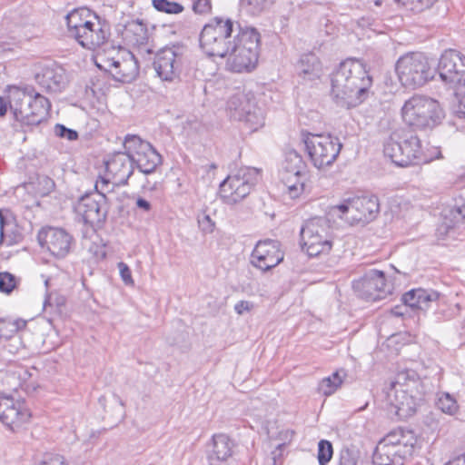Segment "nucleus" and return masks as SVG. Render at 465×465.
<instances>
[{
	"label": "nucleus",
	"instance_id": "obj_6",
	"mask_svg": "<svg viewBox=\"0 0 465 465\" xmlns=\"http://www.w3.org/2000/svg\"><path fill=\"white\" fill-rule=\"evenodd\" d=\"M395 71L402 87H421L433 81L436 75V71L429 67L421 53H411L400 57Z\"/></svg>",
	"mask_w": 465,
	"mask_h": 465
},
{
	"label": "nucleus",
	"instance_id": "obj_13",
	"mask_svg": "<svg viewBox=\"0 0 465 465\" xmlns=\"http://www.w3.org/2000/svg\"><path fill=\"white\" fill-rule=\"evenodd\" d=\"M352 287L361 298L371 302L385 299L392 292V285L386 281L385 273L375 269L353 281Z\"/></svg>",
	"mask_w": 465,
	"mask_h": 465
},
{
	"label": "nucleus",
	"instance_id": "obj_32",
	"mask_svg": "<svg viewBox=\"0 0 465 465\" xmlns=\"http://www.w3.org/2000/svg\"><path fill=\"white\" fill-rule=\"evenodd\" d=\"M454 97L456 103L453 107L454 119L450 121L449 124L454 126L457 131L465 133V90L456 91Z\"/></svg>",
	"mask_w": 465,
	"mask_h": 465
},
{
	"label": "nucleus",
	"instance_id": "obj_43",
	"mask_svg": "<svg viewBox=\"0 0 465 465\" xmlns=\"http://www.w3.org/2000/svg\"><path fill=\"white\" fill-rule=\"evenodd\" d=\"M54 133L57 136L65 138L68 141H75L78 139V133L75 130L67 128L61 124H57L54 126Z\"/></svg>",
	"mask_w": 465,
	"mask_h": 465
},
{
	"label": "nucleus",
	"instance_id": "obj_28",
	"mask_svg": "<svg viewBox=\"0 0 465 465\" xmlns=\"http://www.w3.org/2000/svg\"><path fill=\"white\" fill-rule=\"evenodd\" d=\"M380 441L412 454L417 439L412 430L399 427L390 431Z\"/></svg>",
	"mask_w": 465,
	"mask_h": 465
},
{
	"label": "nucleus",
	"instance_id": "obj_8",
	"mask_svg": "<svg viewBox=\"0 0 465 465\" xmlns=\"http://www.w3.org/2000/svg\"><path fill=\"white\" fill-rule=\"evenodd\" d=\"M409 382H418L417 373L414 371H401L386 392L388 402L400 417L411 416L416 411V400L408 392Z\"/></svg>",
	"mask_w": 465,
	"mask_h": 465
},
{
	"label": "nucleus",
	"instance_id": "obj_52",
	"mask_svg": "<svg viewBox=\"0 0 465 465\" xmlns=\"http://www.w3.org/2000/svg\"><path fill=\"white\" fill-rule=\"evenodd\" d=\"M11 106V100L9 95H0V117H4L8 107Z\"/></svg>",
	"mask_w": 465,
	"mask_h": 465
},
{
	"label": "nucleus",
	"instance_id": "obj_10",
	"mask_svg": "<svg viewBox=\"0 0 465 465\" xmlns=\"http://www.w3.org/2000/svg\"><path fill=\"white\" fill-rule=\"evenodd\" d=\"M124 148L134 162V165L143 173H153L162 164L161 154L153 145L135 134H127Z\"/></svg>",
	"mask_w": 465,
	"mask_h": 465
},
{
	"label": "nucleus",
	"instance_id": "obj_59",
	"mask_svg": "<svg viewBox=\"0 0 465 465\" xmlns=\"http://www.w3.org/2000/svg\"><path fill=\"white\" fill-rule=\"evenodd\" d=\"M282 452L279 450L272 451L271 456L267 459L266 465H277V461L282 460Z\"/></svg>",
	"mask_w": 465,
	"mask_h": 465
},
{
	"label": "nucleus",
	"instance_id": "obj_18",
	"mask_svg": "<svg viewBox=\"0 0 465 465\" xmlns=\"http://www.w3.org/2000/svg\"><path fill=\"white\" fill-rule=\"evenodd\" d=\"M38 242L56 258L65 257L71 248L72 236L62 228L47 227L38 232Z\"/></svg>",
	"mask_w": 465,
	"mask_h": 465
},
{
	"label": "nucleus",
	"instance_id": "obj_34",
	"mask_svg": "<svg viewBox=\"0 0 465 465\" xmlns=\"http://www.w3.org/2000/svg\"><path fill=\"white\" fill-rule=\"evenodd\" d=\"M303 176L305 174H291L282 173V182L291 198H297L304 190Z\"/></svg>",
	"mask_w": 465,
	"mask_h": 465
},
{
	"label": "nucleus",
	"instance_id": "obj_50",
	"mask_svg": "<svg viewBox=\"0 0 465 465\" xmlns=\"http://www.w3.org/2000/svg\"><path fill=\"white\" fill-rule=\"evenodd\" d=\"M80 91L82 93L81 99L92 105H94V97L96 95V90L94 88H91V89H80Z\"/></svg>",
	"mask_w": 465,
	"mask_h": 465
},
{
	"label": "nucleus",
	"instance_id": "obj_2",
	"mask_svg": "<svg viewBox=\"0 0 465 465\" xmlns=\"http://www.w3.org/2000/svg\"><path fill=\"white\" fill-rule=\"evenodd\" d=\"M383 153L394 164L401 167L427 163L432 160L425 153L418 134L410 127L391 131L384 142Z\"/></svg>",
	"mask_w": 465,
	"mask_h": 465
},
{
	"label": "nucleus",
	"instance_id": "obj_64",
	"mask_svg": "<svg viewBox=\"0 0 465 465\" xmlns=\"http://www.w3.org/2000/svg\"><path fill=\"white\" fill-rule=\"evenodd\" d=\"M114 397L119 402L120 405H122L123 407L125 406L124 401L117 394H114Z\"/></svg>",
	"mask_w": 465,
	"mask_h": 465
},
{
	"label": "nucleus",
	"instance_id": "obj_42",
	"mask_svg": "<svg viewBox=\"0 0 465 465\" xmlns=\"http://www.w3.org/2000/svg\"><path fill=\"white\" fill-rule=\"evenodd\" d=\"M404 5L410 7L411 10L416 13L424 11L433 5L436 0H396Z\"/></svg>",
	"mask_w": 465,
	"mask_h": 465
},
{
	"label": "nucleus",
	"instance_id": "obj_17",
	"mask_svg": "<svg viewBox=\"0 0 465 465\" xmlns=\"http://www.w3.org/2000/svg\"><path fill=\"white\" fill-rule=\"evenodd\" d=\"M180 47L165 46L160 49L154 57L153 67L159 78L163 82L173 83L179 76Z\"/></svg>",
	"mask_w": 465,
	"mask_h": 465
},
{
	"label": "nucleus",
	"instance_id": "obj_45",
	"mask_svg": "<svg viewBox=\"0 0 465 465\" xmlns=\"http://www.w3.org/2000/svg\"><path fill=\"white\" fill-rule=\"evenodd\" d=\"M118 268H119L120 275H121L123 282L127 285L133 284L134 281L132 278V272H131V270L128 267V265L123 262H120L118 263Z\"/></svg>",
	"mask_w": 465,
	"mask_h": 465
},
{
	"label": "nucleus",
	"instance_id": "obj_19",
	"mask_svg": "<svg viewBox=\"0 0 465 465\" xmlns=\"http://www.w3.org/2000/svg\"><path fill=\"white\" fill-rule=\"evenodd\" d=\"M353 215L349 217L350 224L365 225L372 222L380 213V202L374 194H364L352 197Z\"/></svg>",
	"mask_w": 465,
	"mask_h": 465
},
{
	"label": "nucleus",
	"instance_id": "obj_57",
	"mask_svg": "<svg viewBox=\"0 0 465 465\" xmlns=\"http://www.w3.org/2000/svg\"><path fill=\"white\" fill-rule=\"evenodd\" d=\"M409 306L404 303L401 305H396L391 309V313L396 317H402L408 313Z\"/></svg>",
	"mask_w": 465,
	"mask_h": 465
},
{
	"label": "nucleus",
	"instance_id": "obj_49",
	"mask_svg": "<svg viewBox=\"0 0 465 465\" xmlns=\"http://www.w3.org/2000/svg\"><path fill=\"white\" fill-rule=\"evenodd\" d=\"M36 465H68L60 456H47Z\"/></svg>",
	"mask_w": 465,
	"mask_h": 465
},
{
	"label": "nucleus",
	"instance_id": "obj_24",
	"mask_svg": "<svg viewBox=\"0 0 465 465\" xmlns=\"http://www.w3.org/2000/svg\"><path fill=\"white\" fill-rule=\"evenodd\" d=\"M233 441L224 433L214 434L212 438V450L208 454L210 465H222L232 456Z\"/></svg>",
	"mask_w": 465,
	"mask_h": 465
},
{
	"label": "nucleus",
	"instance_id": "obj_62",
	"mask_svg": "<svg viewBox=\"0 0 465 465\" xmlns=\"http://www.w3.org/2000/svg\"><path fill=\"white\" fill-rule=\"evenodd\" d=\"M450 465H465V453L450 461Z\"/></svg>",
	"mask_w": 465,
	"mask_h": 465
},
{
	"label": "nucleus",
	"instance_id": "obj_30",
	"mask_svg": "<svg viewBox=\"0 0 465 465\" xmlns=\"http://www.w3.org/2000/svg\"><path fill=\"white\" fill-rule=\"evenodd\" d=\"M300 234L320 236L324 240L333 241L330 221L325 217H314L307 220L302 226Z\"/></svg>",
	"mask_w": 465,
	"mask_h": 465
},
{
	"label": "nucleus",
	"instance_id": "obj_21",
	"mask_svg": "<svg viewBox=\"0 0 465 465\" xmlns=\"http://www.w3.org/2000/svg\"><path fill=\"white\" fill-rule=\"evenodd\" d=\"M299 84H318L323 74L322 64L320 59L312 53L301 56L298 66Z\"/></svg>",
	"mask_w": 465,
	"mask_h": 465
},
{
	"label": "nucleus",
	"instance_id": "obj_55",
	"mask_svg": "<svg viewBox=\"0 0 465 465\" xmlns=\"http://www.w3.org/2000/svg\"><path fill=\"white\" fill-rule=\"evenodd\" d=\"M40 183L44 184L45 187L44 195L50 193L54 188V182L47 176L42 177Z\"/></svg>",
	"mask_w": 465,
	"mask_h": 465
},
{
	"label": "nucleus",
	"instance_id": "obj_26",
	"mask_svg": "<svg viewBox=\"0 0 465 465\" xmlns=\"http://www.w3.org/2000/svg\"><path fill=\"white\" fill-rule=\"evenodd\" d=\"M410 455L406 450H397L379 441L373 452L372 462L374 465H402L404 459Z\"/></svg>",
	"mask_w": 465,
	"mask_h": 465
},
{
	"label": "nucleus",
	"instance_id": "obj_53",
	"mask_svg": "<svg viewBox=\"0 0 465 465\" xmlns=\"http://www.w3.org/2000/svg\"><path fill=\"white\" fill-rule=\"evenodd\" d=\"M7 322L10 323L7 328V332L10 333V337L12 336L13 332L17 331L18 330L25 327L26 325V322L24 320H17L14 322H11L9 321Z\"/></svg>",
	"mask_w": 465,
	"mask_h": 465
},
{
	"label": "nucleus",
	"instance_id": "obj_47",
	"mask_svg": "<svg viewBox=\"0 0 465 465\" xmlns=\"http://www.w3.org/2000/svg\"><path fill=\"white\" fill-rule=\"evenodd\" d=\"M199 227L204 233H211L214 229V223L209 215L205 214L198 220Z\"/></svg>",
	"mask_w": 465,
	"mask_h": 465
},
{
	"label": "nucleus",
	"instance_id": "obj_46",
	"mask_svg": "<svg viewBox=\"0 0 465 465\" xmlns=\"http://www.w3.org/2000/svg\"><path fill=\"white\" fill-rule=\"evenodd\" d=\"M248 5L252 6L256 12H261L270 7L273 0H244Z\"/></svg>",
	"mask_w": 465,
	"mask_h": 465
},
{
	"label": "nucleus",
	"instance_id": "obj_63",
	"mask_svg": "<svg viewBox=\"0 0 465 465\" xmlns=\"http://www.w3.org/2000/svg\"><path fill=\"white\" fill-rule=\"evenodd\" d=\"M119 74V72H116L114 76L119 81V82H123V83H126L128 82V76H125V75H122V76H119L117 75Z\"/></svg>",
	"mask_w": 465,
	"mask_h": 465
},
{
	"label": "nucleus",
	"instance_id": "obj_31",
	"mask_svg": "<svg viewBox=\"0 0 465 465\" xmlns=\"http://www.w3.org/2000/svg\"><path fill=\"white\" fill-rule=\"evenodd\" d=\"M300 235L302 247L311 257H317L321 254H328L332 248V240H324L320 236H312L309 234Z\"/></svg>",
	"mask_w": 465,
	"mask_h": 465
},
{
	"label": "nucleus",
	"instance_id": "obj_36",
	"mask_svg": "<svg viewBox=\"0 0 465 465\" xmlns=\"http://www.w3.org/2000/svg\"><path fill=\"white\" fill-rule=\"evenodd\" d=\"M342 381L340 371H335L331 376L323 378L321 381L319 391L325 396H330L341 385Z\"/></svg>",
	"mask_w": 465,
	"mask_h": 465
},
{
	"label": "nucleus",
	"instance_id": "obj_58",
	"mask_svg": "<svg viewBox=\"0 0 465 465\" xmlns=\"http://www.w3.org/2000/svg\"><path fill=\"white\" fill-rule=\"evenodd\" d=\"M6 241L8 245H14L21 242L23 241V235L20 232H12V234H6Z\"/></svg>",
	"mask_w": 465,
	"mask_h": 465
},
{
	"label": "nucleus",
	"instance_id": "obj_9",
	"mask_svg": "<svg viewBox=\"0 0 465 465\" xmlns=\"http://www.w3.org/2000/svg\"><path fill=\"white\" fill-rule=\"evenodd\" d=\"M259 170L253 167L241 168L236 174L229 175L220 184L219 193L226 204H235L244 199L259 179Z\"/></svg>",
	"mask_w": 465,
	"mask_h": 465
},
{
	"label": "nucleus",
	"instance_id": "obj_5",
	"mask_svg": "<svg viewBox=\"0 0 465 465\" xmlns=\"http://www.w3.org/2000/svg\"><path fill=\"white\" fill-rule=\"evenodd\" d=\"M305 150L312 163L318 169L331 165L340 154L342 143L330 134H302Z\"/></svg>",
	"mask_w": 465,
	"mask_h": 465
},
{
	"label": "nucleus",
	"instance_id": "obj_61",
	"mask_svg": "<svg viewBox=\"0 0 465 465\" xmlns=\"http://www.w3.org/2000/svg\"><path fill=\"white\" fill-rule=\"evenodd\" d=\"M5 225H6L5 218L3 214L2 210H0V244L2 242H4L5 238Z\"/></svg>",
	"mask_w": 465,
	"mask_h": 465
},
{
	"label": "nucleus",
	"instance_id": "obj_27",
	"mask_svg": "<svg viewBox=\"0 0 465 465\" xmlns=\"http://www.w3.org/2000/svg\"><path fill=\"white\" fill-rule=\"evenodd\" d=\"M438 298L437 292L418 288L405 292L401 297V302L413 311L426 312L430 304L436 302Z\"/></svg>",
	"mask_w": 465,
	"mask_h": 465
},
{
	"label": "nucleus",
	"instance_id": "obj_35",
	"mask_svg": "<svg viewBox=\"0 0 465 465\" xmlns=\"http://www.w3.org/2000/svg\"><path fill=\"white\" fill-rule=\"evenodd\" d=\"M465 222V205L445 210L442 225L446 230L455 228Z\"/></svg>",
	"mask_w": 465,
	"mask_h": 465
},
{
	"label": "nucleus",
	"instance_id": "obj_14",
	"mask_svg": "<svg viewBox=\"0 0 465 465\" xmlns=\"http://www.w3.org/2000/svg\"><path fill=\"white\" fill-rule=\"evenodd\" d=\"M31 417V411L25 401L0 395V420L10 430H18L29 422Z\"/></svg>",
	"mask_w": 465,
	"mask_h": 465
},
{
	"label": "nucleus",
	"instance_id": "obj_29",
	"mask_svg": "<svg viewBox=\"0 0 465 465\" xmlns=\"http://www.w3.org/2000/svg\"><path fill=\"white\" fill-rule=\"evenodd\" d=\"M369 89H331V95L338 106L355 107L367 97Z\"/></svg>",
	"mask_w": 465,
	"mask_h": 465
},
{
	"label": "nucleus",
	"instance_id": "obj_54",
	"mask_svg": "<svg viewBox=\"0 0 465 465\" xmlns=\"http://www.w3.org/2000/svg\"><path fill=\"white\" fill-rule=\"evenodd\" d=\"M340 465H357V461L349 451H345L341 454Z\"/></svg>",
	"mask_w": 465,
	"mask_h": 465
},
{
	"label": "nucleus",
	"instance_id": "obj_40",
	"mask_svg": "<svg viewBox=\"0 0 465 465\" xmlns=\"http://www.w3.org/2000/svg\"><path fill=\"white\" fill-rule=\"evenodd\" d=\"M332 445L329 440H322L318 444V460L321 465H325L332 457Z\"/></svg>",
	"mask_w": 465,
	"mask_h": 465
},
{
	"label": "nucleus",
	"instance_id": "obj_11",
	"mask_svg": "<svg viewBox=\"0 0 465 465\" xmlns=\"http://www.w3.org/2000/svg\"><path fill=\"white\" fill-rule=\"evenodd\" d=\"M331 87H371L372 78L361 62L347 59L331 74Z\"/></svg>",
	"mask_w": 465,
	"mask_h": 465
},
{
	"label": "nucleus",
	"instance_id": "obj_16",
	"mask_svg": "<svg viewBox=\"0 0 465 465\" xmlns=\"http://www.w3.org/2000/svg\"><path fill=\"white\" fill-rule=\"evenodd\" d=\"M284 257L281 243L277 240L266 239L259 241L252 254L251 263L263 271H269L282 262Z\"/></svg>",
	"mask_w": 465,
	"mask_h": 465
},
{
	"label": "nucleus",
	"instance_id": "obj_1",
	"mask_svg": "<svg viewBox=\"0 0 465 465\" xmlns=\"http://www.w3.org/2000/svg\"><path fill=\"white\" fill-rule=\"evenodd\" d=\"M260 34L231 18L214 17L200 34V45L209 56L228 57L234 72L250 71L258 61Z\"/></svg>",
	"mask_w": 465,
	"mask_h": 465
},
{
	"label": "nucleus",
	"instance_id": "obj_22",
	"mask_svg": "<svg viewBox=\"0 0 465 465\" xmlns=\"http://www.w3.org/2000/svg\"><path fill=\"white\" fill-rule=\"evenodd\" d=\"M28 94L30 95L29 112L23 117L22 123L25 125L36 126L46 119L51 104L46 97L35 93V89H31Z\"/></svg>",
	"mask_w": 465,
	"mask_h": 465
},
{
	"label": "nucleus",
	"instance_id": "obj_7",
	"mask_svg": "<svg viewBox=\"0 0 465 465\" xmlns=\"http://www.w3.org/2000/svg\"><path fill=\"white\" fill-rule=\"evenodd\" d=\"M226 113L232 121L241 122L251 132L264 124V114L258 107L252 93L238 92L227 101Z\"/></svg>",
	"mask_w": 465,
	"mask_h": 465
},
{
	"label": "nucleus",
	"instance_id": "obj_25",
	"mask_svg": "<svg viewBox=\"0 0 465 465\" xmlns=\"http://www.w3.org/2000/svg\"><path fill=\"white\" fill-rule=\"evenodd\" d=\"M124 38L133 45H137L141 51L152 54L153 50L146 47L149 39L146 24L143 20L135 19L128 21L124 25L123 32Z\"/></svg>",
	"mask_w": 465,
	"mask_h": 465
},
{
	"label": "nucleus",
	"instance_id": "obj_15",
	"mask_svg": "<svg viewBox=\"0 0 465 465\" xmlns=\"http://www.w3.org/2000/svg\"><path fill=\"white\" fill-rule=\"evenodd\" d=\"M439 76L445 84L465 87V55L456 50L445 51L438 64Z\"/></svg>",
	"mask_w": 465,
	"mask_h": 465
},
{
	"label": "nucleus",
	"instance_id": "obj_4",
	"mask_svg": "<svg viewBox=\"0 0 465 465\" xmlns=\"http://www.w3.org/2000/svg\"><path fill=\"white\" fill-rule=\"evenodd\" d=\"M402 118L411 127L432 128L440 124L445 112L435 99L426 96H413L402 107Z\"/></svg>",
	"mask_w": 465,
	"mask_h": 465
},
{
	"label": "nucleus",
	"instance_id": "obj_3",
	"mask_svg": "<svg viewBox=\"0 0 465 465\" xmlns=\"http://www.w3.org/2000/svg\"><path fill=\"white\" fill-rule=\"evenodd\" d=\"M65 20L69 35L86 49L95 50L110 35L109 26L103 25L98 16L88 9H74L65 16Z\"/></svg>",
	"mask_w": 465,
	"mask_h": 465
},
{
	"label": "nucleus",
	"instance_id": "obj_44",
	"mask_svg": "<svg viewBox=\"0 0 465 465\" xmlns=\"http://www.w3.org/2000/svg\"><path fill=\"white\" fill-rule=\"evenodd\" d=\"M211 0H193V10L196 14H206L211 11Z\"/></svg>",
	"mask_w": 465,
	"mask_h": 465
},
{
	"label": "nucleus",
	"instance_id": "obj_38",
	"mask_svg": "<svg viewBox=\"0 0 465 465\" xmlns=\"http://www.w3.org/2000/svg\"><path fill=\"white\" fill-rule=\"evenodd\" d=\"M352 204V197L344 200L341 203L331 206L330 213L340 219L350 223L349 217L353 215V210L351 208Z\"/></svg>",
	"mask_w": 465,
	"mask_h": 465
},
{
	"label": "nucleus",
	"instance_id": "obj_12",
	"mask_svg": "<svg viewBox=\"0 0 465 465\" xmlns=\"http://www.w3.org/2000/svg\"><path fill=\"white\" fill-rule=\"evenodd\" d=\"M74 210L84 223L102 227L109 212L107 197L103 193H86L79 198Z\"/></svg>",
	"mask_w": 465,
	"mask_h": 465
},
{
	"label": "nucleus",
	"instance_id": "obj_37",
	"mask_svg": "<svg viewBox=\"0 0 465 465\" xmlns=\"http://www.w3.org/2000/svg\"><path fill=\"white\" fill-rule=\"evenodd\" d=\"M436 406L442 412L449 415H454L459 409L456 400L448 392H439L437 394Z\"/></svg>",
	"mask_w": 465,
	"mask_h": 465
},
{
	"label": "nucleus",
	"instance_id": "obj_23",
	"mask_svg": "<svg viewBox=\"0 0 465 465\" xmlns=\"http://www.w3.org/2000/svg\"><path fill=\"white\" fill-rule=\"evenodd\" d=\"M35 79L41 87L60 86L67 84L64 69L54 63L39 67L35 73Z\"/></svg>",
	"mask_w": 465,
	"mask_h": 465
},
{
	"label": "nucleus",
	"instance_id": "obj_48",
	"mask_svg": "<svg viewBox=\"0 0 465 465\" xmlns=\"http://www.w3.org/2000/svg\"><path fill=\"white\" fill-rule=\"evenodd\" d=\"M110 182L108 179L100 176L99 180L96 181L94 184V192H90L89 193H103L105 195V192H109Z\"/></svg>",
	"mask_w": 465,
	"mask_h": 465
},
{
	"label": "nucleus",
	"instance_id": "obj_51",
	"mask_svg": "<svg viewBox=\"0 0 465 465\" xmlns=\"http://www.w3.org/2000/svg\"><path fill=\"white\" fill-rule=\"evenodd\" d=\"M253 305L251 302L248 301H240L234 306V311L237 314L242 315L246 312H250L252 309Z\"/></svg>",
	"mask_w": 465,
	"mask_h": 465
},
{
	"label": "nucleus",
	"instance_id": "obj_56",
	"mask_svg": "<svg viewBox=\"0 0 465 465\" xmlns=\"http://www.w3.org/2000/svg\"><path fill=\"white\" fill-rule=\"evenodd\" d=\"M135 205L138 209L149 213L152 209V204L149 201L144 198L138 197L135 202Z\"/></svg>",
	"mask_w": 465,
	"mask_h": 465
},
{
	"label": "nucleus",
	"instance_id": "obj_39",
	"mask_svg": "<svg viewBox=\"0 0 465 465\" xmlns=\"http://www.w3.org/2000/svg\"><path fill=\"white\" fill-rule=\"evenodd\" d=\"M153 6L157 11L169 15H177L184 10L181 4L169 0H153Z\"/></svg>",
	"mask_w": 465,
	"mask_h": 465
},
{
	"label": "nucleus",
	"instance_id": "obj_41",
	"mask_svg": "<svg viewBox=\"0 0 465 465\" xmlns=\"http://www.w3.org/2000/svg\"><path fill=\"white\" fill-rule=\"evenodd\" d=\"M17 284L15 276L8 272H0V292L10 293Z\"/></svg>",
	"mask_w": 465,
	"mask_h": 465
},
{
	"label": "nucleus",
	"instance_id": "obj_20",
	"mask_svg": "<svg viewBox=\"0 0 465 465\" xmlns=\"http://www.w3.org/2000/svg\"><path fill=\"white\" fill-rule=\"evenodd\" d=\"M106 172L113 176L116 183L126 184L134 173V165L126 150L114 152L104 162Z\"/></svg>",
	"mask_w": 465,
	"mask_h": 465
},
{
	"label": "nucleus",
	"instance_id": "obj_33",
	"mask_svg": "<svg viewBox=\"0 0 465 465\" xmlns=\"http://www.w3.org/2000/svg\"><path fill=\"white\" fill-rule=\"evenodd\" d=\"M306 164L302 155L295 150H290L285 154L282 164V173L306 174Z\"/></svg>",
	"mask_w": 465,
	"mask_h": 465
},
{
	"label": "nucleus",
	"instance_id": "obj_60",
	"mask_svg": "<svg viewBox=\"0 0 465 465\" xmlns=\"http://www.w3.org/2000/svg\"><path fill=\"white\" fill-rule=\"evenodd\" d=\"M10 323L4 318H0V340L3 338H10V333L7 332V328Z\"/></svg>",
	"mask_w": 465,
	"mask_h": 465
}]
</instances>
